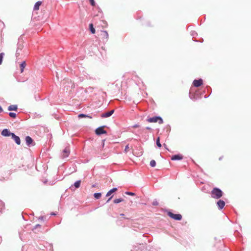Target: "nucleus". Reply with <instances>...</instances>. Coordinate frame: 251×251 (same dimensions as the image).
<instances>
[{
  "mask_svg": "<svg viewBox=\"0 0 251 251\" xmlns=\"http://www.w3.org/2000/svg\"><path fill=\"white\" fill-rule=\"evenodd\" d=\"M42 4V1H38L35 3L33 9L34 10H38L39 9V7Z\"/></svg>",
  "mask_w": 251,
  "mask_h": 251,
  "instance_id": "ddd939ff",
  "label": "nucleus"
},
{
  "mask_svg": "<svg viewBox=\"0 0 251 251\" xmlns=\"http://www.w3.org/2000/svg\"><path fill=\"white\" fill-rule=\"evenodd\" d=\"M117 190V188H113L110 190H109L106 194V196L109 197L110 196L112 193H114Z\"/></svg>",
  "mask_w": 251,
  "mask_h": 251,
  "instance_id": "2eb2a0df",
  "label": "nucleus"
},
{
  "mask_svg": "<svg viewBox=\"0 0 251 251\" xmlns=\"http://www.w3.org/2000/svg\"><path fill=\"white\" fill-rule=\"evenodd\" d=\"M41 226L39 224L36 225L33 229V230L36 229L38 227H41Z\"/></svg>",
  "mask_w": 251,
  "mask_h": 251,
  "instance_id": "c756f323",
  "label": "nucleus"
},
{
  "mask_svg": "<svg viewBox=\"0 0 251 251\" xmlns=\"http://www.w3.org/2000/svg\"><path fill=\"white\" fill-rule=\"evenodd\" d=\"M26 66V63L25 61H23L20 65V67L21 69V73H23L25 68Z\"/></svg>",
  "mask_w": 251,
  "mask_h": 251,
  "instance_id": "dca6fc26",
  "label": "nucleus"
},
{
  "mask_svg": "<svg viewBox=\"0 0 251 251\" xmlns=\"http://www.w3.org/2000/svg\"><path fill=\"white\" fill-rule=\"evenodd\" d=\"M72 188H73V186H72L71 187H70V188H71V189H72Z\"/></svg>",
  "mask_w": 251,
  "mask_h": 251,
  "instance_id": "ea45409f",
  "label": "nucleus"
},
{
  "mask_svg": "<svg viewBox=\"0 0 251 251\" xmlns=\"http://www.w3.org/2000/svg\"><path fill=\"white\" fill-rule=\"evenodd\" d=\"M101 38L102 39L103 42L107 41L108 39V34L106 31H102L100 33Z\"/></svg>",
  "mask_w": 251,
  "mask_h": 251,
  "instance_id": "39448f33",
  "label": "nucleus"
},
{
  "mask_svg": "<svg viewBox=\"0 0 251 251\" xmlns=\"http://www.w3.org/2000/svg\"><path fill=\"white\" fill-rule=\"evenodd\" d=\"M25 141H26V145L28 146H30L33 143V140L32 139V138L30 137H29L28 136H27L25 137Z\"/></svg>",
  "mask_w": 251,
  "mask_h": 251,
  "instance_id": "9b49d317",
  "label": "nucleus"
},
{
  "mask_svg": "<svg viewBox=\"0 0 251 251\" xmlns=\"http://www.w3.org/2000/svg\"><path fill=\"white\" fill-rule=\"evenodd\" d=\"M17 109H18V107H17V105H11L9 106H8V110L9 111H12V110L16 111L17 110Z\"/></svg>",
  "mask_w": 251,
  "mask_h": 251,
  "instance_id": "4468645a",
  "label": "nucleus"
},
{
  "mask_svg": "<svg viewBox=\"0 0 251 251\" xmlns=\"http://www.w3.org/2000/svg\"><path fill=\"white\" fill-rule=\"evenodd\" d=\"M146 129H148V130H151V128L150 127H146Z\"/></svg>",
  "mask_w": 251,
  "mask_h": 251,
  "instance_id": "4c0bfd02",
  "label": "nucleus"
},
{
  "mask_svg": "<svg viewBox=\"0 0 251 251\" xmlns=\"http://www.w3.org/2000/svg\"><path fill=\"white\" fill-rule=\"evenodd\" d=\"M183 158H171L172 160H181Z\"/></svg>",
  "mask_w": 251,
  "mask_h": 251,
  "instance_id": "c85d7f7f",
  "label": "nucleus"
},
{
  "mask_svg": "<svg viewBox=\"0 0 251 251\" xmlns=\"http://www.w3.org/2000/svg\"><path fill=\"white\" fill-rule=\"evenodd\" d=\"M3 55H4L3 53H0V65L2 63Z\"/></svg>",
  "mask_w": 251,
  "mask_h": 251,
  "instance_id": "393cba45",
  "label": "nucleus"
},
{
  "mask_svg": "<svg viewBox=\"0 0 251 251\" xmlns=\"http://www.w3.org/2000/svg\"><path fill=\"white\" fill-rule=\"evenodd\" d=\"M158 204V202L157 201L155 200L152 202V205H157Z\"/></svg>",
  "mask_w": 251,
  "mask_h": 251,
  "instance_id": "2f4dec72",
  "label": "nucleus"
},
{
  "mask_svg": "<svg viewBox=\"0 0 251 251\" xmlns=\"http://www.w3.org/2000/svg\"><path fill=\"white\" fill-rule=\"evenodd\" d=\"M80 183H81V181L77 180L75 182L74 186L75 187V188H78L80 187Z\"/></svg>",
  "mask_w": 251,
  "mask_h": 251,
  "instance_id": "a211bd4d",
  "label": "nucleus"
},
{
  "mask_svg": "<svg viewBox=\"0 0 251 251\" xmlns=\"http://www.w3.org/2000/svg\"><path fill=\"white\" fill-rule=\"evenodd\" d=\"M156 165V162L154 160H151L150 162V165L152 167H154Z\"/></svg>",
  "mask_w": 251,
  "mask_h": 251,
  "instance_id": "4be33fe9",
  "label": "nucleus"
},
{
  "mask_svg": "<svg viewBox=\"0 0 251 251\" xmlns=\"http://www.w3.org/2000/svg\"><path fill=\"white\" fill-rule=\"evenodd\" d=\"M94 196L95 199H99L101 196V194L100 193H96L94 194Z\"/></svg>",
  "mask_w": 251,
  "mask_h": 251,
  "instance_id": "aec40b11",
  "label": "nucleus"
},
{
  "mask_svg": "<svg viewBox=\"0 0 251 251\" xmlns=\"http://www.w3.org/2000/svg\"><path fill=\"white\" fill-rule=\"evenodd\" d=\"M126 194L130 196H134L135 195V193L130 192H126Z\"/></svg>",
  "mask_w": 251,
  "mask_h": 251,
  "instance_id": "cd10ccee",
  "label": "nucleus"
},
{
  "mask_svg": "<svg viewBox=\"0 0 251 251\" xmlns=\"http://www.w3.org/2000/svg\"><path fill=\"white\" fill-rule=\"evenodd\" d=\"M3 111V109L2 107L0 106V113L2 112Z\"/></svg>",
  "mask_w": 251,
  "mask_h": 251,
  "instance_id": "72a5a7b5",
  "label": "nucleus"
},
{
  "mask_svg": "<svg viewBox=\"0 0 251 251\" xmlns=\"http://www.w3.org/2000/svg\"><path fill=\"white\" fill-rule=\"evenodd\" d=\"M211 195L212 198L218 199L223 196V192L218 188H214L211 191Z\"/></svg>",
  "mask_w": 251,
  "mask_h": 251,
  "instance_id": "f257e3e1",
  "label": "nucleus"
},
{
  "mask_svg": "<svg viewBox=\"0 0 251 251\" xmlns=\"http://www.w3.org/2000/svg\"><path fill=\"white\" fill-rule=\"evenodd\" d=\"M51 215H55V214L54 213H52L51 214Z\"/></svg>",
  "mask_w": 251,
  "mask_h": 251,
  "instance_id": "58836bf2",
  "label": "nucleus"
},
{
  "mask_svg": "<svg viewBox=\"0 0 251 251\" xmlns=\"http://www.w3.org/2000/svg\"><path fill=\"white\" fill-rule=\"evenodd\" d=\"M70 149L69 148H66L64 150H63V156L64 157H67L70 154Z\"/></svg>",
  "mask_w": 251,
  "mask_h": 251,
  "instance_id": "f8f14e48",
  "label": "nucleus"
},
{
  "mask_svg": "<svg viewBox=\"0 0 251 251\" xmlns=\"http://www.w3.org/2000/svg\"><path fill=\"white\" fill-rule=\"evenodd\" d=\"M89 27H90V29L91 31V32L93 33V34H94L95 33V28H94V26H93V24H90L89 25Z\"/></svg>",
  "mask_w": 251,
  "mask_h": 251,
  "instance_id": "6ab92c4d",
  "label": "nucleus"
},
{
  "mask_svg": "<svg viewBox=\"0 0 251 251\" xmlns=\"http://www.w3.org/2000/svg\"><path fill=\"white\" fill-rule=\"evenodd\" d=\"M123 201H124V200L122 198L117 199H115L114 200V202L115 203H119Z\"/></svg>",
  "mask_w": 251,
  "mask_h": 251,
  "instance_id": "412c9836",
  "label": "nucleus"
},
{
  "mask_svg": "<svg viewBox=\"0 0 251 251\" xmlns=\"http://www.w3.org/2000/svg\"><path fill=\"white\" fill-rule=\"evenodd\" d=\"M173 157H180V156L178 155H175Z\"/></svg>",
  "mask_w": 251,
  "mask_h": 251,
  "instance_id": "c9c22d12",
  "label": "nucleus"
},
{
  "mask_svg": "<svg viewBox=\"0 0 251 251\" xmlns=\"http://www.w3.org/2000/svg\"><path fill=\"white\" fill-rule=\"evenodd\" d=\"M139 126L138 125H135L133 126V127L135 128L138 127Z\"/></svg>",
  "mask_w": 251,
  "mask_h": 251,
  "instance_id": "473e14b6",
  "label": "nucleus"
},
{
  "mask_svg": "<svg viewBox=\"0 0 251 251\" xmlns=\"http://www.w3.org/2000/svg\"><path fill=\"white\" fill-rule=\"evenodd\" d=\"M121 216H124V214H121Z\"/></svg>",
  "mask_w": 251,
  "mask_h": 251,
  "instance_id": "a19ab883",
  "label": "nucleus"
},
{
  "mask_svg": "<svg viewBox=\"0 0 251 251\" xmlns=\"http://www.w3.org/2000/svg\"><path fill=\"white\" fill-rule=\"evenodd\" d=\"M217 204L219 209H222L225 205V202L223 200H220L217 201Z\"/></svg>",
  "mask_w": 251,
  "mask_h": 251,
  "instance_id": "1a4fd4ad",
  "label": "nucleus"
},
{
  "mask_svg": "<svg viewBox=\"0 0 251 251\" xmlns=\"http://www.w3.org/2000/svg\"><path fill=\"white\" fill-rule=\"evenodd\" d=\"M89 1L92 6H95L96 5V3L94 0H89Z\"/></svg>",
  "mask_w": 251,
  "mask_h": 251,
  "instance_id": "bb28decb",
  "label": "nucleus"
},
{
  "mask_svg": "<svg viewBox=\"0 0 251 251\" xmlns=\"http://www.w3.org/2000/svg\"><path fill=\"white\" fill-rule=\"evenodd\" d=\"M129 149H130L129 147L128 146V145H127L125 148V151L127 152L129 151Z\"/></svg>",
  "mask_w": 251,
  "mask_h": 251,
  "instance_id": "7c9ffc66",
  "label": "nucleus"
},
{
  "mask_svg": "<svg viewBox=\"0 0 251 251\" xmlns=\"http://www.w3.org/2000/svg\"><path fill=\"white\" fill-rule=\"evenodd\" d=\"M9 115L11 117L14 118H16V114L15 113H13V112H10L9 113Z\"/></svg>",
  "mask_w": 251,
  "mask_h": 251,
  "instance_id": "b1692460",
  "label": "nucleus"
},
{
  "mask_svg": "<svg viewBox=\"0 0 251 251\" xmlns=\"http://www.w3.org/2000/svg\"><path fill=\"white\" fill-rule=\"evenodd\" d=\"M78 118H89L90 119H92V117L89 115H85L84 114H80L78 116Z\"/></svg>",
  "mask_w": 251,
  "mask_h": 251,
  "instance_id": "f3484780",
  "label": "nucleus"
},
{
  "mask_svg": "<svg viewBox=\"0 0 251 251\" xmlns=\"http://www.w3.org/2000/svg\"><path fill=\"white\" fill-rule=\"evenodd\" d=\"M4 207V203L2 201L0 200V211H1Z\"/></svg>",
  "mask_w": 251,
  "mask_h": 251,
  "instance_id": "5701e85b",
  "label": "nucleus"
},
{
  "mask_svg": "<svg viewBox=\"0 0 251 251\" xmlns=\"http://www.w3.org/2000/svg\"><path fill=\"white\" fill-rule=\"evenodd\" d=\"M43 218L44 217H40L39 219L41 220H43Z\"/></svg>",
  "mask_w": 251,
  "mask_h": 251,
  "instance_id": "f704fd0d",
  "label": "nucleus"
},
{
  "mask_svg": "<svg viewBox=\"0 0 251 251\" xmlns=\"http://www.w3.org/2000/svg\"><path fill=\"white\" fill-rule=\"evenodd\" d=\"M203 83V80L201 79H200L198 80L195 79L193 81V84L194 86L196 87H200Z\"/></svg>",
  "mask_w": 251,
  "mask_h": 251,
  "instance_id": "423d86ee",
  "label": "nucleus"
},
{
  "mask_svg": "<svg viewBox=\"0 0 251 251\" xmlns=\"http://www.w3.org/2000/svg\"><path fill=\"white\" fill-rule=\"evenodd\" d=\"M156 144L157 145V146L159 148H160L161 147V144L160 143V142H159V137H158L157 139V141H156Z\"/></svg>",
  "mask_w": 251,
  "mask_h": 251,
  "instance_id": "a878e982",
  "label": "nucleus"
},
{
  "mask_svg": "<svg viewBox=\"0 0 251 251\" xmlns=\"http://www.w3.org/2000/svg\"><path fill=\"white\" fill-rule=\"evenodd\" d=\"M147 121L149 123H157L162 124L163 123L162 119L160 117L155 116L147 119Z\"/></svg>",
  "mask_w": 251,
  "mask_h": 251,
  "instance_id": "f03ea898",
  "label": "nucleus"
},
{
  "mask_svg": "<svg viewBox=\"0 0 251 251\" xmlns=\"http://www.w3.org/2000/svg\"><path fill=\"white\" fill-rule=\"evenodd\" d=\"M112 197H110V198L108 199V200L107 201V202H108V201L111 200V199L112 198Z\"/></svg>",
  "mask_w": 251,
  "mask_h": 251,
  "instance_id": "e433bc0d",
  "label": "nucleus"
},
{
  "mask_svg": "<svg viewBox=\"0 0 251 251\" xmlns=\"http://www.w3.org/2000/svg\"><path fill=\"white\" fill-rule=\"evenodd\" d=\"M13 133L10 132L7 129H3L1 132V135L3 136H10L12 135Z\"/></svg>",
  "mask_w": 251,
  "mask_h": 251,
  "instance_id": "0eeeda50",
  "label": "nucleus"
},
{
  "mask_svg": "<svg viewBox=\"0 0 251 251\" xmlns=\"http://www.w3.org/2000/svg\"><path fill=\"white\" fill-rule=\"evenodd\" d=\"M104 126H100L97 128L95 130V133L97 135H100L102 134H106V130H104Z\"/></svg>",
  "mask_w": 251,
  "mask_h": 251,
  "instance_id": "20e7f679",
  "label": "nucleus"
},
{
  "mask_svg": "<svg viewBox=\"0 0 251 251\" xmlns=\"http://www.w3.org/2000/svg\"><path fill=\"white\" fill-rule=\"evenodd\" d=\"M168 215L170 217H171L175 220H176L179 221V220H181V219H182V216L180 214H174L171 212H169L168 213Z\"/></svg>",
  "mask_w": 251,
  "mask_h": 251,
  "instance_id": "7ed1b4c3",
  "label": "nucleus"
},
{
  "mask_svg": "<svg viewBox=\"0 0 251 251\" xmlns=\"http://www.w3.org/2000/svg\"><path fill=\"white\" fill-rule=\"evenodd\" d=\"M114 112V110H111L110 111H108L107 112L103 113L102 114V115H101V117H102V118H107V117H110V116H111L113 114Z\"/></svg>",
  "mask_w": 251,
  "mask_h": 251,
  "instance_id": "9d476101",
  "label": "nucleus"
},
{
  "mask_svg": "<svg viewBox=\"0 0 251 251\" xmlns=\"http://www.w3.org/2000/svg\"><path fill=\"white\" fill-rule=\"evenodd\" d=\"M12 138L15 141V143L18 145H20L21 144V140L19 137L16 136L15 134L13 133L11 135Z\"/></svg>",
  "mask_w": 251,
  "mask_h": 251,
  "instance_id": "6e6552de",
  "label": "nucleus"
}]
</instances>
